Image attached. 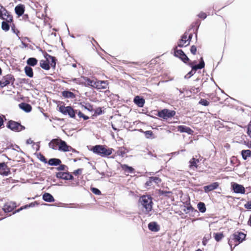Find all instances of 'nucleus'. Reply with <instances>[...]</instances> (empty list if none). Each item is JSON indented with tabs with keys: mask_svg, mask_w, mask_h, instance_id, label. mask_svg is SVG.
<instances>
[{
	"mask_svg": "<svg viewBox=\"0 0 251 251\" xmlns=\"http://www.w3.org/2000/svg\"><path fill=\"white\" fill-rule=\"evenodd\" d=\"M92 151L94 153L101 157H105L111 155L114 150L112 148H109L105 146L99 145L94 146L92 149Z\"/></svg>",
	"mask_w": 251,
	"mask_h": 251,
	"instance_id": "nucleus-1",
	"label": "nucleus"
},
{
	"mask_svg": "<svg viewBox=\"0 0 251 251\" xmlns=\"http://www.w3.org/2000/svg\"><path fill=\"white\" fill-rule=\"evenodd\" d=\"M140 203L145 208L146 213H149L152 209L153 202L151 197L148 195H144L140 197L139 200Z\"/></svg>",
	"mask_w": 251,
	"mask_h": 251,
	"instance_id": "nucleus-2",
	"label": "nucleus"
},
{
	"mask_svg": "<svg viewBox=\"0 0 251 251\" xmlns=\"http://www.w3.org/2000/svg\"><path fill=\"white\" fill-rule=\"evenodd\" d=\"M246 236V234L242 232H237L230 236L228 241V244L230 246L231 250H232V246L233 241L236 242L241 243L245 239Z\"/></svg>",
	"mask_w": 251,
	"mask_h": 251,
	"instance_id": "nucleus-3",
	"label": "nucleus"
},
{
	"mask_svg": "<svg viewBox=\"0 0 251 251\" xmlns=\"http://www.w3.org/2000/svg\"><path fill=\"white\" fill-rule=\"evenodd\" d=\"M7 127L11 130L15 132H19L25 129V127L20 123L14 121H9L7 125Z\"/></svg>",
	"mask_w": 251,
	"mask_h": 251,
	"instance_id": "nucleus-4",
	"label": "nucleus"
},
{
	"mask_svg": "<svg viewBox=\"0 0 251 251\" xmlns=\"http://www.w3.org/2000/svg\"><path fill=\"white\" fill-rule=\"evenodd\" d=\"M176 114V112L174 110H170L167 109H164L158 112V116L164 119H168V118L174 117Z\"/></svg>",
	"mask_w": 251,
	"mask_h": 251,
	"instance_id": "nucleus-5",
	"label": "nucleus"
},
{
	"mask_svg": "<svg viewBox=\"0 0 251 251\" xmlns=\"http://www.w3.org/2000/svg\"><path fill=\"white\" fill-rule=\"evenodd\" d=\"M59 111L65 115L68 114L71 118H75V110H74L71 106H61L59 107Z\"/></svg>",
	"mask_w": 251,
	"mask_h": 251,
	"instance_id": "nucleus-6",
	"label": "nucleus"
},
{
	"mask_svg": "<svg viewBox=\"0 0 251 251\" xmlns=\"http://www.w3.org/2000/svg\"><path fill=\"white\" fill-rule=\"evenodd\" d=\"M0 18L7 22H11L12 21V16L2 6L0 5Z\"/></svg>",
	"mask_w": 251,
	"mask_h": 251,
	"instance_id": "nucleus-7",
	"label": "nucleus"
},
{
	"mask_svg": "<svg viewBox=\"0 0 251 251\" xmlns=\"http://www.w3.org/2000/svg\"><path fill=\"white\" fill-rule=\"evenodd\" d=\"M15 80L14 78L11 75H7L4 76L1 80H0V86L4 87L10 83L13 84Z\"/></svg>",
	"mask_w": 251,
	"mask_h": 251,
	"instance_id": "nucleus-8",
	"label": "nucleus"
},
{
	"mask_svg": "<svg viewBox=\"0 0 251 251\" xmlns=\"http://www.w3.org/2000/svg\"><path fill=\"white\" fill-rule=\"evenodd\" d=\"M58 150L61 151H73L75 152V151L71 146L68 145L67 143L63 140L60 139V143L58 148Z\"/></svg>",
	"mask_w": 251,
	"mask_h": 251,
	"instance_id": "nucleus-9",
	"label": "nucleus"
},
{
	"mask_svg": "<svg viewBox=\"0 0 251 251\" xmlns=\"http://www.w3.org/2000/svg\"><path fill=\"white\" fill-rule=\"evenodd\" d=\"M175 56L179 57L184 63L189 60V58L184 52L181 50H176V47L175 49Z\"/></svg>",
	"mask_w": 251,
	"mask_h": 251,
	"instance_id": "nucleus-10",
	"label": "nucleus"
},
{
	"mask_svg": "<svg viewBox=\"0 0 251 251\" xmlns=\"http://www.w3.org/2000/svg\"><path fill=\"white\" fill-rule=\"evenodd\" d=\"M231 187L234 192L236 193L244 194L245 190L244 186L236 183L231 184Z\"/></svg>",
	"mask_w": 251,
	"mask_h": 251,
	"instance_id": "nucleus-11",
	"label": "nucleus"
},
{
	"mask_svg": "<svg viewBox=\"0 0 251 251\" xmlns=\"http://www.w3.org/2000/svg\"><path fill=\"white\" fill-rule=\"evenodd\" d=\"M56 176L64 180H72L74 178L72 175L67 172H58L56 174Z\"/></svg>",
	"mask_w": 251,
	"mask_h": 251,
	"instance_id": "nucleus-12",
	"label": "nucleus"
},
{
	"mask_svg": "<svg viewBox=\"0 0 251 251\" xmlns=\"http://www.w3.org/2000/svg\"><path fill=\"white\" fill-rule=\"evenodd\" d=\"M95 88L97 89H104L107 88L108 84L107 81L98 80L96 81Z\"/></svg>",
	"mask_w": 251,
	"mask_h": 251,
	"instance_id": "nucleus-13",
	"label": "nucleus"
},
{
	"mask_svg": "<svg viewBox=\"0 0 251 251\" xmlns=\"http://www.w3.org/2000/svg\"><path fill=\"white\" fill-rule=\"evenodd\" d=\"M187 39V35L186 33H185L183 36L181 37V39L179 40L178 43V46L179 47H186L189 45L190 42L188 41Z\"/></svg>",
	"mask_w": 251,
	"mask_h": 251,
	"instance_id": "nucleus-14",
	"label": "nucleus"
},
{
	"mask_svg": "<svg viewBox=\"0 0 251 251\" xmlns=\"http://www.w3.org/2000/svg\"><path fill=\"white\" fill-rule=\"evenodd\" d=\"M60 139L56 138L51 140L49 143V146L53 150H58V148L60 143Z\"/></svg>",
	"mask_w": 251,
	"mask_h": 251,
	"instance_id": "nucleus-15",
	"label": "nucleus"
},
{
	"mask_svg": "<svg viewBox=\"0 0 251 251\" xmlns=\"http://www.w3.org/2000/svg\"><path fill=\"white\" fill-rule=\"evenodd\" d=\"M16 207L15 203L10 202L5 203L3 207V209L5 212H11Z\"/></svg>",
	"mask_w": 251,
	"mask_h": 251,
	"instance_id": "nucleus-16",
	"label": "nucleus"
},
{
	"mask_svg": "<svg viewBox=\"0 0 251 251\" xmlns=\"http://www.w3.org/2000/svg\"><path fill=\"white\" fill-rule=\"evenodd\" d=\"M177 129L180 132H185L188 134H192L194 132L192 129L185 126H179L177 127Z\"/></svg>",
	"mask_w": 251,
	"mask_h": 251,
	"instance_id": "nucleus-17",
	"label": "nucleus"
},
{
	"mask_svg": "<svg viewBox=\"0 0 251 251\" xmlns=\"http://www.w3.org/2000/svg\"><path fill=\"white\" fill-rule=\"evenodd\" d=\"M219 186L218 182H214L210 185L204 187V190L205 192H208L217 188Z\"/></svg>",
	"mask_w": 251,
	"mask_h": 251,
	"instance_id": "nucleus-18",
	"label": "nucleus"
},
{
	"mask_svg": "<svg viewBox=\"0 0 251 251\" xmlns=\"http://www.w3.org/2000/svg\"><path fill=\"white\" fill-rule=\"evenodd\" d=\"M149 229L151 231L156 232L159 230V226L155 222H151L148 225Z\"/></svg>",
	"mask_w": 251,
	"mask_h": 251,
	"instance_id": "nucleus-19",
	"label": "nucleus"
},
{
	"mask_svg": "<svg viewBox=\"0 0 251 251\" xmlns=\"http://www.w3.org/2000/svg\"><path fill=\"white\" fill-rule=\"evenodd\" d=\"M190 65H191V66L192 67V69L193 70H195V72H196L198 69H202L203 68H204L205 64H204V62L203 60V58L201 57V58L200 63L198 65L192 66L191 64H190Z\"/></svg>",
	"mask_w": 251,
	"mask_h": 251,
	"instance_id": "nucleus-20",
	"label": "nucleus"
},
{
	"mask_svg": "<svg viewBox=\"0 0 251 251\" xmlns=\"http://www.w3.org/2000/svg\"><path fill=\"white\" fill-rule=\"evenodd\" d=\"M134 102L139 107H142L145 103V100L139 96H136L134 99Z\"/></svg>",
	"mask_w": 251,
	"mask_h": 251,
	"instance_id": "nucleus-21",
	"label": "nucleus"
},
{
	"mask_svg": "<svg viewBox=\"0 0 251 251\" xmlns=\"http://www.w3.org/2000/svg\"><path fill=\"white\" fill-rule=\"evenodd\" d=\"M15 13L19 16H22L25 11L24 7L23 5L20 4L16 6L15 8Z\"/></svg>",
	"mask_w": 251,
	"mask_h": 251,
	"instance_id": "nucleus-22",
	"label": "nucleus"
},
{
	"mask_svg": "<svg viewBox=\"0 0 251 251\" xmlns=\"http://www.w3.org/2000/svg\"><path fill=\"white\" fill-rule=\"evenodd\" d=\"M43 199L47 202H51L54 201L53 196L50 193H46L43 195Z\"/></svg>",
	"mask_w": 251,
	"mask_h": 251,
	"instance_id": "nucleus-23",
	"label": "nucleus"
},
{
	"mask_svg": "<svg viewBox=\"0 0 251 251\" xmlns=\"http://www.w3.org/2000/svg\"><path fill=\"white\" fill-rule=\"evenodd\" d=\"M20 107L26 112L31 111L32 109L31 106L26 103H22L19 104Z\"/></svg>",
	"mask_w": 251,
	"mask_h": 251,
	"instance_id": "nucleus-24",
	"label": "nucleus"
},
{
	"mask_svg": "<svg viewBox=\"0 0 251 251\" xmlns=\"http://www.w3.org/2000/svg\"><path fill=\"white\" fill-rule=\"evenodd\" d=\"M241 155L244 160H247L251 157V151L249 150H242Z\"/></svg>",
	"mask_w": 251,
	"mask_h": 251,
	"instance_id": "nucleus-25",
	"label": "nucleus"
},
{
	"mask_svg": "<svg viewBox=\"0 0 251 251\" xmlns=\"http://www.w3.org/2000/svg\"><path fill=\"white\" fill-rule=\"evenodd\" d=\"M199 162V160L198 159H196L195 158H192L189 161V167L191 169H194V168H197L198 167V163Z\"/></svg>",
	"mask_w": 251,
	"mask_h": 251,
	"instance_id": "nucleus-26",
	"label": "nucleus"
},
{
	"mask_svg": "<svg viewBox=\"0 0 251 251\" xmlns=\"http://www.w3.org/2000/svg\"><path fill=\"white\" fill-rule=\"evenodd\" d=\"M61 163V161L57 158H51L49 159L48 164L51 166H57Z\"/></svg>",
	"mask_w": 251,
	"mask_h": 251,
	"instance_id": "nucleus-27",
	"label": "nucleus"
},
{
	"mask_svg": "<svg viewBox=\"0 0 251 251\" xmlns=\"http://www.w3.org/2000/svg\"><path fill=\"white\" fill-rule=\"evenodd\" d=\"M25 72L26 75L29 77H32L33 75L32 69L29 66H25Z\"/></svg>",
	"mask_w": 251,
	"mask_h": 251,
	"instance_id": "nucleus-28",
	"label": "nucleus"
},
{
	"mask_svg": "<svg viewBox=\"0 0 251 251\" xmlns=\"http://www.w3.org/2000/svg\"><path fill=\"white\" fill-rule=\"evenodd\" d=\"M37 59L34 57L29 58L26 61L27 65L31 66H35L37 64Z\"/></svg>",
	"mask_w": 251,
	"mask_h": 251,
	"instance_id": "nucleus-29",
	"label": "nucleus"
},
{
	"mask_svg": "<svg viewBox=\"0 0 251 251\" xmlns=\"http://www.w3.org/2000/svg\"><path fill=\"white\" fill-rule=\"evenodd\" d=\"M62 96L66 98L74 99L75 98V95L73 93L68 91H63Z\"/></svg>",
	"mask_w": 251,
	"mask_h": 251,
	"instance_id": "nucleus-30",
	"label": "nucleus"
},
{
	"mask_svg": "<svg viewBox=\"0 0 251 251\" xmlns=\"http://www.w3.org/2000/svg\"><path fill=\"white\" fill-rule=\"evenodd\" d=\"M40 66L41 68L46 70H48L50 68L49 63L45 60H41L40 61Z\"/></svg>",
	"mask_w": 251,
	"mask_h": 251,
	"instance_id": "nucleus-31",
	"label": "nucleus"
},
{
	"mask_svg": "<svg viewBox=\"0 0 251 251\" xmlns=\"http://www.w3.org/2000/svg\"><path fill=\"white\" fill-rule=\"evenodd\" d=\"M198 208L199 210V211L202 213L205 212L206 211V207L204 203L203 202H199L198 204Z\"/></svg>",
	"mask_w": 251,
	"mask_h": 251,
	"instance_id": "nucleus-32",
	"label": "nucleus"
},
{
	"mask_svg": "<svg viewBox=\"0 0 251 251\" xmlns=\"http://www.w3.org/2000/svg\"><path fill=\"white\" fill-rule=\"evenodd\" d=\"M122 169L126 172L128 173H132L133 172V168L129 167L126 165H123L122 166Z\"/></svg>",
	"mask_w": 251,
	"mask_h": 251,
	"instance_id": "nucleus-33",
	"label": "nucleus"
},
{
	"mask_svg": "<svg viewBox=\"0 0 251 251\" xmlns=\"http://www.w3.org/2000/svg\"><path fill=\"white\" fill-rule=\"evenodd\" d=\"M8 22H2L1 23V28L2 30L7 31L9 30L10 26L8 24Z\"/></svg>",
	"mask_w": 251,
	"mask_h": 251,
	"instance_id": "nucleus-34",
	"label": "nucleus"
},
{
	"mask_svg": "<svg viewBox=\"0 0 251 251\" xmlns=\"http://www.w3.org/2000/svg\"><path fill=\"white\" fill-rule=\"evenodd\" d=\"M161 179L158 177H150V182L152 183V182H154L156 184H158L161 182Z\"/></svg>",
	"mask_w": 251,
	"mask_h": 251,
	"instance_id": "nucleus-35",
	"label": "nucleus"
},
{
	"mask_svg": "<svg viewBox=\"0 0 251 251\" xmlns=\"http://www.w3.org/2000/svg\"><path fill=\"white\" fill-rule=\"evenodd\" d=\"M0 174L4 176H7L10 173L9 169L8 168L7 166L6 169L5 168H3L1 171H0Z\"/></svg>",
	"mask_w": 251,
	"mask_h": 251,
	"instance_id": "nucleus-36",
	"label": "nucleus"
},
{
	"mask_svg": "<svg viewBox=\"0 0 251 251\" xmlns=\"http://www.w3.org/2000/svg\"><path fill=\"white\" fill-rule=\"evenodd\" d=\"M82 106L89 111H92L93 110V106L89 103H85L84 105L82 104Z\"/></svg>",
	"mask_w": 251,
	"mask_h": 251,
	"instance_id": "nucleus-37",
	"label": "nucleus"
},
{
	"mask_svg": "<svg viewBox=\"0 0 251 251\" xmlns=\"http://www.w3.org/2000/svg\"><path fill=\"white\" fill-rule=\"evenodd\" d=\"M75 114H77L78 116L80 118H82L84 120H86L89 119V117L84 115L80 111H77V110H75Z\"/></svg>",
	"mask_w": 251,
	"mask_h": 251,
	"instance_id": "nucleus-38",
	"label": "nucleus"
},
{
	"mask_svg": "<svg viewBox=\"0 0 251 251\" xmlns=\"http://www.w3.org/2000/svg\"><path fill=\"white\" fill-rule=\"evenodd\" d=\"M223 237V234L222 233H216L214 234L215 239L218 242L220 241Z\"/></svg>",
	"mask_w": 251,
	"mask_h": 251,
	"instance_id": "nucleus-39",
	"label": "nucleus"
},
{
	"mask_svg": "<svg viewBox=\"0 0 251 251\" xmlns=\"http://www.w3.org/2000/svg\"><path fill=\"white\" fill-rule=\"evenodd\" d=\"M86 82L87 83V85L94 88H95V85L96 84V81H95L94 80H91L90 79H87Z\"/></svg>",
	"mask_w": 251,
	"mask_h": 251,
	"instance_id": "nucleus-40",
	"label": "nucleus"
},
{
	"mask_svg": "<svg viewBox=\"0 0 251 251\" xmlns=\"http://www.w3.org/2000/svg\"><path fill=\"white\" fill-rule=\"evenodd\" d=\"M144 133H145V135L146 138H153V137H152L153 133L151 131H150V130L146 131L144 132Z\"/></svg>",
	"mask_w": 251,
	"mask_h": 251,
	"instance_id": "nucleus-41",
	"label": "nucleus"
},
{
	"mask_svg": "<svg viewBox=\"0 0 251 251\" xmlns=\"http://www.w3.org/2000/svg\"><path fill=\"white\" fill-rule=\"evenodd\" d=\"M195 73L196 72H195V70L192 69V70L190 72H189L187 75H185L184 78L185 79L189 78L190 77L193 76Z\"/></svg>",
	"mask_w": 251,
	"mask_h": 251,
	"instance_id": "nucleus-42",
	"label": "nucleus"
},
{
	"mask_svg": "<svg viewBox=\"0 0 251 251\" xmlns=\"http://www.w3.org/2000/svg\"><path fill=\"white\" fill-rule=\"evenodd\" d=\"M199 103L204 106H207L209 105V102L205 99H201Z\"/></svg>",
	"mask_w": 251,
	"mask_h": 251,
	"instance_id": "nucleus-43",
	"label": "nucleus"
},
{
	"mask_svg": "<svg viewBox=\"0 0 251 251\" xmlns=\"http://www.w3.org/2000/svg\"><path fill=\"white\" fill-rule=\"evenodd\" d=\"M91 191L96 195H100V191L97 188L92 187L91 188Z\"/></svg>",
	"mask_w": 251,
	"mask_h": 251,
	"instance_id": "nucleus-44",
	"label": "nucleus"
},
{
	"mask_svg": "<svg viewBox=\"0 0 251 251\" xmlns=\"http://www.w3.org/2000/svg\"><path fill=\"white\" fill-rule=\"evenodd\" d=\"M67 166L65 165H60L59 167H58L56 169L58 171H64L66 170Z\"/></svg>",
	"mask_w": 251,
	"mask_h": 251,
	"instance_id": "nucleus-45",
	"label": "nucleus"
},
{
	"mask_svg": "<svg viewBox=\"0 0 251 251\" xmlns=\"http://www.w3.org/2000/svg\"><path fill=\"white\" fill-rule=\"evenodd\" d=\"M190 51L193 54H195L197 51V48L195 46L191 47Z\"/></svg>",
	"mask_w": 251,
	"mask_h": 251,
	"instance_id": "nucleus-46",
	"label": "nucleus"
},
{
	"mask_svg": "<svg viewBox=\"0 0 251 251\" xmlns=\"http://www.w3.org/2000/svg\"><path fill=\"white\" fill-rule=\"evenodd\" d=\"M198 16L200 18H202L203 19H204L206 18V14L204 12H201L199 15Z\"/></svg>",
	"mask_w": 251,
	"mask_h": 251,
	"instance_id": "nucleus-47",
	"label": "nucleus"
},
{
	"mask_svg": "<svg viewBox=\"0 0 251 251\" xmlns=\"http://www.w3.org/2000/svg\"><path fill=\"white\" fill-rule=\"evenodd\" d=\"M32 203L29 204V205H25L24 206H23V207H21L20 208H19V209H18L16 212H19L21 210L24 209H25V208H28V207H29L30 206H32Z\"/></svg>",
	"mask_w": 251,
	"mask_h": 251,
	"instance_id": "nucleus-48",
	"label": "nucleus"
},
{
	"mask_svg": "<svg viewBox=\"0 0 251 251\" xmlns=\"http://www.w3.org/2000/svg\"><path fill=\"white\" fill-rule=\"evenodd\" d=\"M244 206L246 208L248 209H251V201L247 202L245 205Z\"/></svg>",
	"mask_w": 251,
	"mask_h": 251,
	"instance_id": "nucleus-49",
	"label": "nucleus"
},
{
	"mask_svg": "<svg viewBox=\"0 0 251 251\" xmlns=\"http://www.w3.org/2000/svg\"><path fill=\"white\" fill-rule=\"evenodd\" d=\"M6 167L7 164L5 163H0V171H1L3 168H5L6 169Z\"/></svg>",
	"mask_w": 251,
	"mask_h": 251,
	"instance_id": "nucleus-50",
	"label": "nucleus"
},
{
	"mask_svg": "<svg viewBox=\"0 0 251 251\" xmlns=\"http://www.w3.org/2000/svg\"><path fill=\"white\" fill-rule=\"evenodd\" d=\"M82 170L81 169H78L76 170H75L74 172V174L75 175V176H77L79 174H81L82 173Z\"/></svg>",
	"mask_w": 251,
	"mask_h": 251,
	"instance_id": "nucleus-51",
	"label": "nucleus"
},
{
	"mask_svg": "<svg viewBox=\"0 0 251 251\" xmlns=\"http://www.w3.org/2000/svg\"><path fill=\"white\" fill-rule=\"evenodd\" d=\"M95 113L98 115H100L102 113V111L101 110V108L100 107L97 108L95 110Z\"/></svg>",
	"mask_w": 251,
	"mask_h": 251,
	"instance_id": "nucleus-52",
	"label": "nucleus"
},
{
	"mask_svg": "<svg viewBox=\"0 0 251 251\" xmlns=\"http://www.w3.org/2000/svg\"><path fill=\"white\" fill-rule=\"evenodd\" d=\"M45 57H47V59H48V58H51V60H52V62H54V64H55V58L50 56V55L46 53V55H45Z\"/></svg>",
	"mask_w": 251,
	"mask_h": 251,
	"instance_id": "nucleus-53",
	"label": "nucleus"
},
{
	"mask_svg": "<svg viewBox=\"0 0 251 251\" xmlns=\"http://www.w3.org/2000/svg\"><path fill=\"white\" fill-rule=\"evenodd\" d=\"M3 125V120L2 117L0 116V128Z\"/></svg>",
	"mask_w": 251,
	"mask_h": 251,
	"instance_id": "nucleus-54",
	"label": "nucleus"
},
{
	"mask_svg": "<svg viewBox=\"0 0 251 251\" xmlns=\"http://www.w3.org/2000/svg\"><path fill=\"white\" fill-rule=\"evenodd\" d=\"M33 143V141L30 138H29L26 140V144H31Z\"/></svg>",
	"mask_w": 251,
	"mask_h": 251,
	"instance_id": "nucleus-55",
	"label": "nucleus"
},
{
	"mask_svg": "<svg viewBox=\"0 0 251 251\" xmlns=\"http://www.w3.org/2000/svg\"><path fill=\"white\" fill-rule=\"evenodd\" d=\"M248 135L250 136V137L251 138V130H250L249 128L248 129V132H247Z\"/></svg>",
	"mask_w": 251,
	"mask_h": 251,
	"instance_id": "nucleus-56",
	"label": "nucleus"
},
{
	"mask_svg": "<svg viewBox=\"0 0 251 251\" xmlns=\"http://www.w3.org/2000/svg\"><path fill=\"white\" fill-rule=\"evenodd\" d=\"M192 36H193V35L192 34H190L189 35V37H188V39H187L188 40V41L190 42V41L191 40L192 38Z\"/></svg>",
	"mask_w": 251,
	"mask_h": 251,
	"instance_id": "nucleus-57",
	"label": "nucleus"
},
{
	"mask_svg": "<svg viewBox=\"0 0 251 251\" xmlns=\"http://www.w3.org/2000/svg\"><path fill=\"white\" fill-rule=\"evenodd\" d=\"M41 160L43 161V162H46V159H45V157L43 156L41 157Z\"/></svg>",
	"mask_w": 251,
	"mask_h": 251,
	"instance_id": "nucleus-58",
	"label": "nucleus"
},
{
	"mask_svg": "<svg viewBox=\"0 0 251 251\" xmlns=\"http://www.w3.org/2000/svg\"><path fill=\"white\" fill-rule=\"evenodd\" d=\"M151 183H150V179L149 180V181H148L147 182H146V184L148 185V186H150L151 185Z\"/></svg>",
	"mask_w": 251,
	"mask_h": 251,
	"instance_id": "nucleus-59",
	"label": "nucleus"
},
{
	"mask_svg": "<svg viewBox=\"0 0 251 251\" xmlns=\"http://www.w3.org/2000/svg\"><path fill=\"white\" fill-rule=\"evenodd\" d=\"M175 155H178L179 153V151H176L173 153Z\"/></svg>",
	"mask_w": 251,
	"mask_h": 251,
	"instance_id": "nucleus-60",
	"label": "nucleus"
},
{
	"mask_svg": "<svg viewBox=\"0 0 251 251\" xmlns=\"http://www.w3.org/2000/svg\"><path fill=\"white\" fill-rule=\"evenodd\" d=\"M249 224L251 226V216L250 217V218L249 219Z\"/></svg>",
	"mask_w": 251,
	"mask_h": 251,
	"instance_id": "nucleus-61",
	"label": "nucleus"
},
{
	"mask_svg": "<svg viewBox=\"0 0 251 251\" xmlns=\"http://www.w3.org/2000/svg\"><path fill=\"white\" fill-rule=\"evenodd\" d=\"M12 30L13 31L14 33H16L14 27H12Z\"/></svg>",
	"mask_w": 251,
	"mask_h": 251,
	"instance_id": "nucleus-62",
	"label": "nucleus"
},
{
	"mask_svg": "<svg viewBox=\"0 0 251 251\" xmlns=\"http://www.w3.org/2000/svg\"><path fill=\"white\" fill-rule=\"evenodd\" d=\"M112 128H113V129L114 130H117V128H115V127H114V126H113V125H112Z\"/></svg>",
	"mask_w": 251,
	"mask_h": 251,
	"instance_id": "nucleus-63",
	"label": "nucleus"
},
{
	"mask_svg": "<svg viewBox=\"0 0 251 251\" xmlns=\"http://www.w3.org/2000/svg\"><path fill=\"white\" fill-rule=\"evenodd\" d=\"M185 151V150H181L180 151L183 152V151Z\"/></svg>",
	"mask_w": 251,
	"mask_h": 251,
	"instance_id": "nucleus-64",
	"label": "nucleus"
}]
</instances>
